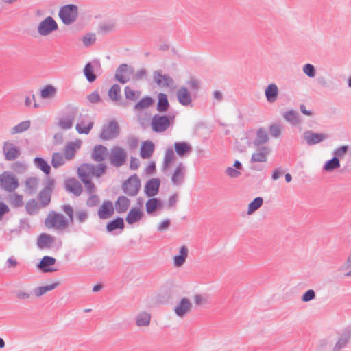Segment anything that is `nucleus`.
I'll return each mask as SVG.
<instances>
[{
	"label": "nucleus",
	"instance_id": "f257e3e1",
	"mask_svg": "<svg viewBox=\"0 0 351 351\" xmlns=\"http://www.w3.org/2000/svg\"><path fill=\"white\" fill-rule=\"evenodd\" d=\"M173 119L174 116L171 114L168 115L155 114L151 119V128L156 133H162L169 129L173 123Z\"/></svg>",
	"mask_w": 351,
	"mask_h": 351
},
{
	"label": "nucleus",
	"instance_id": "f03ea898",
	"mask_svg": "<svg viewBox=\"0 0 351 351\" xmlns=\"http://www.w3.org/2000/svg\"><path fill=\"white\" fill-rule=\"evenodd\" d=\"M58 16L64 25L73 23L78 16V8L73 4H68L60 8Z\"/></svg>",
	"mask_w": 351,
	"mask_h": 351
},
{
	"label": "nucleus",
	"instance_id": "7ed1b4c3",
	"mask_svg": "<svg viewBox=\"0 0 351 351\" xmlns=\"http://www.w3.org/2000/svg\"><path fill=\"white\" fill-rule=\"evenodd\" d=\"M127 158V152L119 146L112 147L108 154L110 163L117 168L123 166L126 162Z\"/></svg>",
	"mask_w": 351,
	"mask_h": 351
},
{
	"label": "nucleus",
	"instance_id": "20e7f679",
	"mask_svg": "<svg viewBox=\"0 0 351 351\" xmlns=\"http://www.w3.org/2000/svg\"><path fill=\"white\" fill-rule=\"evenodd\" d=\"M141 187V180L136 174L130 176L122 184V190L125 194L130 197L138 195Z\"/></svg>",
	"mask_w": 351,
	"mask_h": 351
},
{
	"label": "nucleus",
	"instance_id": "39448f33",
	"mask_svg": "<svg viewBox=\"0 0 351 351\" xmlns=\"http://www.w3.org/2000/svg\"><path fill=\"white\" fill-rule=\"evenodd\" d=\"M65 114L58 120V125L62 130L72 128L74 121L78 113V108L74 106H67Z\"/></svg>",
	"mask_w": 351,
	"mask_h": 351
},
{
	"label": "nucleus",
	"instance_id": "423d86ee",
	"mask_svg": "<svg viewBox=\"0 0 351 351\" xmlns=\"http://www.w3.org/2000/svg\"><path fill=\"white\" fill-rule=\"evenodd\" d=\"M106 169V165L99 162L98 165L84 163L77 169V173H82L92 178L93 176L100 177L104 174Z\"/></svg>",
	"mask_w": 351,
	"mask_h": 351
},
{
	"label": "nucleus",
	"instance_id": "0eeeda50",
	"mask_svg": "<svg viewBox=\"0 0 351 351\" xmlns=\"http://www.w3.org/2000/svg\"><path fill=\"white\" fill-rule=\"evenodd\" d=\"M54 185L55 180L52 178H47L44 188L38 195V199L40 201L41 207L45 208L49 204Z\"/></svg>",
	"mask_w": 351,
	"mask_h": 351
},
{
	"label": "nucleus",
	"instance_id": "6e6552de",
	"mask_svg": "<svg viewBox=\"0 0 351 351\" xmlns=\"http://www.w3.org/2000/svg\"><path fill=\"white\" fill-rule=\"evenodd\" d=\"M45 225L49 228H55L60 230L67 227L68 221L62 214L51 211L45 219Z\"/></svg>",
	"mask_w": 351,
	"mask_h": 351
},
{
	"label": "nucleus",
	"instance_id": "1a4fd4ad",
	"mask_svg": "<svg viewBox=\"0 0 351 351\" xmlns=\"http://www.w3.org/2000/svg\"><path fill=\"white\" fill-rule=\"evenodd\" d=\"M271 153V148L268 146L257 147L256 150L252 154L250 163L255 164L256 162H266L267 158ZM252 169L260 170L255 165L251 167Z\"/></svg>",
	"mask_w": 351,
	"mask_h": 351
},
{
	"label": "nucleus",
	"instance_id": "9d476101",
	"mask_svg": "<svg viewBox=\"0 0 351 351\" xmlns=\"http://www.w3.org/2000/svg\"><path fill=\"white\" fill-rule=\"evenodd\" d=\"M0 186L8 192H13L19 186L16 177L12 173L5 171L0 175Z\"/></svg>",
	"mask_w": 351,
	"mask_h": 351
},
{
	"label": "nucleus",
	"instance_id": "9b49d317",
	"mask_svg": "<svg viewBox=\"0 0 351 351\" xmlns=\"http://www.w3.org/2000/svg\"><path fill=\"white\" fill-rule=\"evenodd\" d=\"M93 125L94 122L88 114H80L75 125V130L80 134H88Z\"/></svg>",
	"mask_w": 351,
	"mask_h": 351
},
{
	"label": "nucleus",
	"instance_id": "f8f14e48",
	"mask_svg": "<svg viewBox=\"0 0 351 351\" xmlns=\"http://www.w3.org/2000/svg\"><path fill=\"white\" fill-rule=\"evenodd\" d=\"M134 72V68L127 64H120L115 73V80L119 83L124 84L130 80V76Z\"/></svg>",
	"mask_w": 351,
	"mask_h": 351
},
{
	"label": "nucleus",
	"instance_id": "ddd939ff",
	"mask_svg": "<svg viewBox=\"0 0 351 351\" xmlns=\"http://www.w3.org/2000/svg\"><path fill=\"white\" fill-rule=\"evenodd\" d=\"M58 29L56 21L51 17L47 16L38 24L37 31L39 35L46 36Z\"/></svg>",
	"mask_w": 351,
	"mask_h": 351
},
{
	"label": "nucleus",
	"instance_id": "4468645a",
	"mask_svg": "<svg viewBox=\"0 0 351 351\" xmlns=\"http://www.w3.org/2000/svg\"><path fill=\"white\" fill-rule=\"evenodd\" d=\"M119 128L116 121H110L108 124L103 126L99 135L102 140H111L118 136Z\"/></svg>",
	"mask_w": 351,
	"mask_h": 351
},
{
	"label": "nucleus",
	"instance_id": "2eb2a0df",
	"mask_svg": "<svg viewBox=\"0 0 351 351\" xmlns=\"http://www.w3.org/2000/svg\"><path fill=\"white\" fill-rule=\"evenodd\" d=\"M186 174V167L182 162H180L176 166L171 176V182L173 186H181L185 180Z\"/></svg>",
	"mask_w": 351,
	"mask_h": 351
},
{
	"label": "nucleus",
	"instance_id": "dca6fc26",
	"mask_svg": "<svg viewBox=\"0 0 351 351\" xmlns=\"http://www.w3.org/2000/svg\"><path fill=\"white\" fill-rule=\"evenodd\" d=\"M3 152L5 159L8 161L14 160L21 155L20 148L9 141L4 143Z\"/></svg>",
	"mask_w": 351,
	"mask_h": 351
},
{
	"label": "nucleus",
	"instance_id": "f3484780",
	"mask_svg": "<svg viewBox=\"0 0 351 351\" xmlns=\"http://www.w3.org/2000/svg\"><path fill=\"white\" fill-rule=\"evenodd\" d=\"M351 339V329L346 328L339 335L338 339L333 347V351H339L346 348Z\"/></svg>",
	"mask_w": 351,
	"mask_h": 351
},
{
	"label": "nucleus",
	"instance_id": "a211bd4d",
	"mask_svg": "<svg viewBox=\"0 0 351 351\" xmlns=\"http://www.w3.org/2000/svg\"><path fill=\"white\" fill-rule=\"evenodd\" d=\"M269 141L268 130L264 127H260L256 131V136L252 141L255 147L265 146L264 145Z\"/></svg>",
	"mask_w": 351,
	"mask_h": 351
},
{
	"label": "nucleus",
	"instance_id": "6ab92c4d",
	"mask_svg": "<svg viewBox=\"0 0 351 351\" xmlns=\"http://www.w3.org/2000/svg\"><path fill=\"white\" fill-rule=\"evenodd\" d=\"M100 67V62L97 60H93L91 62H88L85 65L83 73L88 82H93L96 80L97 76L94 73V71L95 69Z\"/></svg>",
	"mask_w": 351,
	"mask_h": 351
},
{
	"label": "nucleus",
	"instance_id": "aec40b11",
	"mask_svg": "<svg viewBox=\"0 0 351 351\" xmlns=\"http://www.w3.org/2000/svg\"><path fill=\"white\" fill-rule=\"evenodd\" d=\"M153 77L154 82L159 86L162 87H169L174 84V81L169 75L162 73L160 70L154 71Z\"/></svg>",
	"mask_w": 351,
	"mask_h": 351
},
{
	"label": "nucleus",
	"instance_id": "412c9836",
	"mask_svg": "<svg viewBox=\"0 0 351 351\" xmlns=\"http://www.w3.org/2000/svg\"><path fill=\"white\" fill-rule=\"evenodd\" d=\"M192 308V304L187 298H182L174 308L175 313L180 317L189 313Z\"/></svg>",
	"mask_w": 351,
	"mask_h": 351
},
{
	"label": "nucleus",
	"instance_id": "4be33fe9",
	"mask_svg": "<svg viewBox=\"0 0 351 351\" xmlns=\"http://www.w3.org/2000/svg\"><path fill=\"white\" fill-rule=\"evenodd\" d=\"M176 97L178 102L184 106L191 105L192 102V96L188 88L185 86H180L177 92Z\"/></svg>",
	"mask_w": 351,
	"mask_h": 351
},
{
	"label": "nucleus",
	"instance_id": "5701e85b",
	"mask_svg": "<svg viewBox=\"0 0 351 351\" xmlns=\"http://www.w3.org/2000/svg\"><path fill=\"white\" fill-rule=\"evenodd\" d=\"M114 212L113 204L110 200L104 201L98 210V217L101 219H106L110 217Z\"/></svg>",
	"mask_w": 351,
	"mask_h": 351
},
{
	"label": "nucleus",
	"instance_id": "b1692460",
	"mask_svg": "<svg viewBox=\"0 0 351 351\" xmlns=\"http://www.w3.org/2000/svg\"><path fill=\"white\" fill-rule=\"evenodd\" d=\"M82 141L80 140L68 143L64 148L65 158L68 160H72L75 155V152L80 149Z\"/></svg>",
	"mask_w": 351,
	"mask_h": 351
},
{
	"label": "nucleus",
	"instance_id": "393cba45",
	"mask_svg": "<svg viewBox=\"0 0 351 351\" xmlns=\"http://www.w3.org/2000/svg\"><path fill=\"white\" fill-rule=\"evenodd\" d=\"M160 185V180L152 178L149 180L145 186V193L147 197H154L158 193Z\"/></svg>",
	"mask_w": 351,
	"mask_h": 351
},
{
	"label": "nucleus",
	"instance_id": "a878e982",
	"mask_svg": "<svg viewBox=\"0 0 351 351\" xmlns=\"http://www.w3.org/2000/svg\"><path fill=\"white\" fill-rule=\"evenodd\" d=\"M55 241L54 237L46 233H42L37 239V246L40 249H49L52 247Z\"/></svg>",
	"mask_w": 351,
	"mask_h": 351
},
{
	"label": "nucleus",
	"instance_id": "bb28decb",
	"mask_svg": "<svg viewBox=\"0 0 351 351\" xmlns=\"http://www.w3.org/2000/svg\"><path fill=\"white\" fill-rule=\"evenodd\" d=\"M108 149L102 145H97L93 147L91 153L92 159L97 162H101L108 156Z\"/></svg>",
	"mask_w": 351,
	"mask_h": 351
},
{
	"label": "nucleus",
	"instance_id": "cd10ccee",
	"mask_svg": "<svg viewBox=\"0 0 351 351\" xmlns=\"http://www.w3.org/2000/svg\"><path fill=\"white\" fill-rule=\"evenodd\" d=\"M283 119L291 125L296 127L300 126L302 119L299 113L293 110H289L282 113Z\"/></svg>",
	"mask_w": 351,
	"mask_h": 351
},
{
	"label": "nucleus",
	"instance_id": "c85d7f7f",
	"mask_svg": "<svg viewBox=\"0 0 351 351\" xmlns=\"http://www.w3.org/2000/svg\"><path fill=\"white\" fill-rule=\"evenodd\" d=\"M56 263V258L51 256H45L40 261L38 267L43 272H53L57 271V269L52 268Z\"/></svg>",
	"mask_w": 351,
	"mask_h": 351
},
{
	"label": "nucleus",
	"instance_id": "c756f323",
	"mask_svg": "<svg viewBox=\"0 0 351 351\" xmlns=\"http://www.w3.org/2000/svg\"><path fill=\"white\" fill-rule=\"evenodd\" d=\"M108 97L121 106H127V103L121 100V87L118 84H114L110 87L108 90Z\"/></svg>",
	"mask_w": 351,
	"mask_h": 351
},
{
	"label": "nucleus",
	"instance_id": "7c9ffc66",
	"mask_svg": "<svg viewBox=\"0 0 351 351\" xmlns=\"http://www.w3.org/2000/svg\"><path fill=\"white\" fill-rule=\"evenodd\" d=\"M130 205V200L125 196H119L114 202V209L119 214L125 213Z\"/></svg>",
	"mask_w": 351,
	"mask_h": 351
},
{
	"label": "nucleus",
	"instance_id": "2f4dec72",
	"mask_svg": "<svg viewBox=\"0 0 351 351\" xmlns=\"http://www.w3.org/2000/svg\"><path fill=\"white\" fill-rule=\"evenodd\" d=\"M155 146L152 141H143L141 144L140 154L141 157L143 159L149 158L154 152Z\"/></svg>",
	"mask_w": 351,
	"mask_h": 351
},
{
	"label": "nucleus",
	"instance_id": "473e14b6",
	"mask_svg": "<svg viewBox=\"0 0 351 351\" xmlns=\"http://www.w3.org/2000/svg\"><path fill=\"white\" fill-rule=\"evenodd\" d=\"M39 179L36 177H29L26 179L25 185V192L29 195H33L36 193L39 186Z\"/></svg>",
	"mask_w": 351,
	"mask_h": 351
},
{
	"label": "nucleus",
	"instance_id": "72a5a7b5",
	"mask_svg": "<svg viewBox=\"0 0 351 351\" xmlns=\"http://www.w3.org/2000/svg\"><path fill=\"white\" fill-rule=\"evenodd\" d=\"M66 191L72 193L75 196H80L83 191L82 184L75 179H71L66 183Z\"/></svg>",
	"mask_w": 351,
	"mask_h": 351
},
{
	"label": "nucleus",
	"instance_id": "f704fd0d",
	"mask_svg": "<svg viewBox=\"0 0 351 351\" xmlns=\"http://www.w3.org/2000/svg\"><path fill=\"white\" fill-rule=\"evenodd\" d=\"M143 217V213L140 208L134 207L130 209L125 218L126 222L132 225L140 221Z\"/></svg>",
	"mask_w": 351,
	"mask_h": 351
},
{
	"label": "nucleus",
	"instance_id": "c9c22d12",
	"mask_svg": "<svg viewBox=\"0 0 351 351\" xmlns=\"http://www.w3.org/2000/svg\"><path fill=\"white\" fill-rule=\"evenodd\" d=\"M279 90L276 84H269L265 90L267 101L269 103H274L278 96Z\"/></svg>",
	"mask_w": 351,
	"mask_h": 351
},
{
	"label": "nucleus",
	"instance_id": "e433bc0d",
	"mask_svg": "<svg viewBox=\"0 0 351 351\" xmlns=\"http://www.w3.org/2000/svg\"><path fill=\"white\" fill-rule=\"evenodd\" d=\"M174 148L176 154L180 157L188 156L192 151V147L186 142H176Z\"/></svg>",
	"mask_w": 351,
	"mask_h": 351
},
{
	"label": "nucleus",
	"instance_id": "4c0bfd02",
	"mask_svg": "<svg viewBox=\"0 0 351 351\" xmlns=\"http://www.w3.org/2000/svg\"><path fill=\"white\" fill-rule=\"evenodd\" d=\"M180 254L173 258V264L175 267H179L184 265L188 256V248L183 245L180 248Z\"/></svg>",
	"mask_w": 351,
	"mask_h": 351
},
{
	"label": "nucleus",
	"instance_id": "58836bf2",
	"mask_svg": "<svg viewBox=\"0 0 351 351\" xmlns=\"http://www.w3.org/2000/svg\"><path fill=\"white\" fill-rule=\"evenodd\" d=\"M169 108V103L167 99V95L165 93H160L158 95V103L156 109L159 112H167Z\"/></svg>",
	"mask_w": 351,
	"mask_h": 351
},
{
	"label": "nucleus",
	"instance_id": "ea45409f",
	"mask_svg": "<svg viewBox=\"0 0 351 351\" xmlns=\"http://www.w3.org/2000/svg\"><path fill=\"white\" fill-rule=\"evenodd\" d=\"M162 206V204L160 199L156 197L150 198L145 204L146 211L148 214H151L158 208H160Z\"/></svg>",
	"mask_w": 351,
	"mask_h": 351
},
{
	"label": "nucleus",
	"instance_id": "a19ab883",
	"mask_svg": "<svg viewBox=\"0 0 351 351\" xmlns=\"http://www.w3.org/2000/svg\"><path fill=\"white\" fill-rule=\"evenodd\" d=\"M151 315L147 312H141L135 317V322L137 326H147L150 324Z\"/></svg>",
	"mask_w": 351,
	"mask_h": 351
},
{
	"label": "nucleus",
	"instance_id": "79ce46f5",
	"mask_svg": "<svg viewBox=\"0 0 351 351\" xmlns=\"http://www.w3.org/2000/svg\"><path fill=\"white\" fill-rule=\"evenodd\" d=\"M328 138V135L324 133H315L308 130V145H315Z\"/></svg>",
	"mask_w": 351,
	"mask_h": 351
},
{
	"label": "nucleus",
	"instance_id": "37998d69",
	"mask_svg": "<svg viewBox=\"0 0 351 351\" xmlns=\"http://www.w3.org/2000/svg\"><path fill=\"white\" fill-rule=\"evenodd\" d=\"M341 166L340 160L335 156L328 160L323 166V169L326 172H332Z\"/></svg>",
	"mask_w": 351,
	"mask_h": 351
},
{
	"label": "nucleus",
	"instance_id": "c03bdc74",
	"mask_svg": "<svg viewBox=\"0 0 351 351\" xmlns=\"http://www.w3.org/2000/svg\"><path fill=\"white\" fill-rule=\"evenodd\" d=\"M154 104V99L149 97L146 96L141 99L134 106L135 110H143L150 107Z\"/></svg>",
	"mask_w": 351,
	"mask_h": 351
},
{
	"label": "nucleus",
	"instance_id": "a18cd8bd",
	"mask_svg": "<svg viewBox=\"0 0 351 351\" xmlns=\"http://www.w3.org/2000/svg\"><path fill=\"white\" fill-rule=\"evenodd\" d=\"M8 201L14 208H20L24 204L23 196L16 193L10 194L8 197Z\"/></svg>",
	"mask_w": 351,
	"mask_h": 351
},
{
	"label": "nucleus",
	"instance_id": "49530a36",
	"mask_svg": "<svg viewBox=\"0 0 351 351\" xmlns=\"http://www.w3.org/2000/svg\"><path fill=\"white\" fill-rule=\"evenodd\" d=\"M80 180L84 184L86 190L89 194H93L95 191V186L91 181V178L82 173H78Z\"/></svg>",
	"mask_w": 351,
	"mask_h": 351
},
{
	"label": "nucleus",
	"instance_id": "de8ad7c7",
	"mask_svg": "<svg viewBox=\"0 0 351 351\" xmlns=\"http://www.w3.org/2000/svg\"><path fill=\"white\" fill-rule=\"evenodd\" d=\"M57 93V89L52 85H47L40 90V97L43 99L53 98Z\"/></svg>",
	"mask_w": 351,
	"mask_h": 351
},
{
	"label": "nucleus",
	"instance_id": "09e8293b",
	"mask_svg": "<svg viewBox=\"0 0 351 351\" xmlns=\"http://www.w3.org/2000/svg\"><path fill=\"white\" fill-rule=\"evenodd\" d=\"M59 285V282H54L49 285L42 286L36 287L34 289V293L37 297H40L43 295L45 294L47 291H51L56 288Z\"/></svg>",
	"mask_w": 351,
	"mask_h": 351
},
{
	"label": "nucleus",
	"instance_id": "8fccbe9b",
	"mask_svg": "<svg viewBox=\"0 0 351 351\" xmlns=\"http://www.w3.org/2000/svg\"><path fill=\"white\" fill-rule=\"evenodd\" d=\"M34 162L35 166L43 171L45 174H49L51 167L43 158L40 157H36L34 158Z\"/></svg>",
	"mask_w": 351,
	"mask_h": 351
},
{
	"label": "nucleus",
	"instance_id": "3c124183",
	"mask_svg": "<svg viewBox=\"0 0 351 351\" xmlns=\"http://www.w3.org/2000/svg\"><path fill=\"white\" fill-rule=\"evenodd\" d=\"M30 121L27 120L22 121L14 126L10 131L11 134H16L19 133H22L23 132L27 131L30 127Z\"/></svg>",
	"mask_w": 351,
	"mask_h": 351
},
{
	"label": "nucleus",
	"instance_id": "603ef678",
	"mask_svg": "<svg viewBox=\"0 0 351 351\" xmlns=\"http://www.w3.org/2000/svg\"><path fill=\"white\" fill-rule=\"evenodd\" d=\"M123 228L124 221L121 217H117V219L110 221L106 226V229L108 232H112L116 229L122 230Z\"/></svg>",
	"mask_w": 351,
	"mask_h": 351
},
{
	"label": "nucleus",
	"instance_id": "864d4df0",
	"mask_svg": "<svg viewBox=\"0 0 351 351\" xmlns=\"http://www.w3.org/2000/svg\"><path fill=\"white\" fill-rule=\"evenodd\" d=\"M40 209L38 204L34 199L29 200L25 205L26 212L30 215H35L38 213Z\"/></svg>",
	"mask_w": 351,
	"mask_h": 351
},
{
	"label": "nucleus",
	"instance_id": "5fc2aeb1",
	"mask_svg": "<svg viewBox=\"0 0 351 351\" xmlns=\"http://www.w3.org/2000/svg\"><path fill=\"white\" fill-rule=\"evenodd\" d=\"M263 203V199L262 197H256L252 202L249 204L247 213L248 215H252L262 206Z\"/></svg>",
	"mask_w": 351,
	"mask_h": 351
},
{
	"label": "nucleus",
	"instance_id": "6e6d98bb",
	"mask_svg": "<svg viewBox=\"0 0 351 351\" xmlns=\"http://www.w3.org/2000/svg\"><path fill=\"white\" fill-rule=\"evenodd\" d=\"M124 95L126 99L132 101H136L139 98L141 92L135 91L130 88L129 86H125L124 88Z\"/></svg>",
	"mask_w": 351,
	"mask_h": 351
},
{
	"label": "nucleus",
	"instance_id": "4d7b16f0",
	"mask_svg": "<svg viewBox=\"0 0 351 351\" xmlns=\"http://www.w3.org/2000/svg\"><path fill=\"white\" fill-rule=\"evenodd\" d=\"M65 162V156L59 152H55L52 155L51 164L55 168H58L63 165Z\"/></svg>",
	"mask_w": 351,
	"mask_h": 351
},
{
	"label": "nucleus",
	"instance_id": "13d9d810",
	"mask_svg": "<svg viewBox=\"0 0 351 351\" xmlns=\"http://www.w3.org/2000/svg\"><path fill=\"white\" fill-rule=\"evenodd\" d=\"M350 146L347 145H341L332 151L333 156L339 159L343 158L348 152Z\"/></svg>",
	"mask_w": 351,
	"mask_h": 351
},
{
	"label": "nucleus",
	"instance_id": "bf43d9fd",
	"mask_svg": "<svg viewBox=\"0 0 351 351\" xmlns=\"http://www.w3.org/2000/svg\"><path fill=\"white\" fill-rule=\"evenodd\" d=\"M175 158V154L172 148H168L163 158V165L165 168L168 167Z\"/></svg>",
	"mask_w": 351,
	"mask_h": 351
},
{
	"label": "nucleus",
	"instance_id": "052dcab7",
	"mask_svg": "<svg viewBox=\"0 0 351 351\" xmlns=\"http://www.w3.org/2000/svg\"><path fill=\"white\" fill-rule=\"evenodd\" d=\"M99 31L103 33H108L113 31L115 28V23L113 21L104 22L99 25Z\"/></svg>",
	"mask_w": 351,
	"mask_h": 351
},
{
	"label": "nucleus",
	"instance_id": "680f3d73",
	"mask_svg": "<svg viewBox=\"0 0 351 351\" xmlns=\"http://www.w3.org/2000/svg\"><path fill=\"white\" fill-rule=\"evenodd\" d=\"M270 135L274 138H278L281 134V126L280 124L273 123L269 127Z\"/></svg>",
	"mask_w": 351,
	"mask_h": 351
},
{
	"label": "nucleus",
	"instance_id": "e2e57ef3",
	"mask_svg": "<svg viewBox=\"0 0 351 351\" xmlns=\"http://www.w3.org/2000/svg\"><path fill=\"white\" fill-rule=\"evenodd\" d=\"M75 218L80 223H83L88 218V212L84 210H77L75 212Z\"/></svg>",
	"mask_w": 351,
	"mask_h": 351
},
{
	"label": "nucleus",
	"instance_id": "0e129e2a",
	"mask_svg": "<svg viewBox=\"0 0 351 351\" xmlns=\"http://www.w3.org/2000/svg\"><path fill=\"white\" fill-rule=\"evenodd\" d=\"M308 84H311V87H317L319 86L322 87L326 86V81L325 78L322 75H319L316 79L308 82Z\"/></svg>",
	"mask_w": 351,
	"mask_h": 351
},
{
	"label": "nucleus",
	"instance_id": "69168bd1",
	"mask_svg": "<svg viewBox=\"0 0 351 351\" xmlns=\"http://www.w3.org/2000/svg\"><path fill=\"white\" fill-rule=\"evenodd\" d=\"M62 209L69 217L70 222L73 223L74 221V212L73 207L69 204H64L62 206Z\"/></svg>",
	"mask_w": 351,
	"mask_h": 351
},
{
	"label": "nucleus",
	"instance_id": "338daca9",
	"mask_svg": "<svg viewBox=\"0 0 351 351\" xmlns=\"http://www.w3.org/2000/svg\"><path fill=\"white\" fill-rule=\"evenodd\" d=\"M90 196L88 198L86 205L88 207H93L99 204V198L97 195L90 194Z\"/></svg>",
	"mask_w": 351,
	"mask_h": 351
},
{
	"label": "nucleus",
	"instance_id": "774afa93",
	"mask_svg": "<svg viewBox=\"0 0 351 351\" xmlns=\"http://www.w3.org/2000/svg\"><path fill=\"white\" fill-rule=\"evenodd\" d=\"M95 41V35L91 34H87L82 38V42L86 47H88L93 44Z\"/></svg>",
	"mask_w": 351,
	"mask_h": 351
}]
</instances>
